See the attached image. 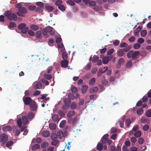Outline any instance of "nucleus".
I'll use <instances>...</instances> for the list:
<instances>
[{
    "label": "nucleus",
    "mask_w": 151,
    "mask_h": 151,
    "mask_svg": "<svg viewBox=\"0 0 151 151\" xmlns=\"http://www.w3.org/2000/svg\"><path fill=\"white\" fill-rule=\"evenodd\" d=\"M57 135L58 138L61 139L63 136V133L62 130L58 131L57 132Z\"/></svg>",
    "instance_id": "21"
},
{
    "label": "nucleus",
    "mask_w": 151,
    "mask_h": 151,
    "mask_svg": "<svg viewBox=\"0 0 151 151\" xmlns=\"http://www.w3.org/2000/svg\"><path fill=\"white\" fill-rule=\"evenodd\" d=\"M139 129V127L138 125H135L132 129V130L134 132H136L138 131Z\"/></svg>",
    "instance_id": "63"
},
{
    "label": "nucleus",
    "mask_w": 151,
    "mask_h": 151,
    "mask_svg": "<svg viewBox=\"0 0 151 151\" xmlns=\"http://www.w3.org/2000/svg\"><path fill=\"white\" fill-rule=\"evenodd\" d=\"M4 15L9 20L16 21L17 19V15L14 13H12L11 11H6L4 12Z\"/></svg>",
    "instance_id": "3"
},
{
    "label": "nucleus",
    "mask_w": 151,
    "mask_h": 151,
    "mask_svg": "<svg viewBox=\"0 0 151 151\" xmlns=\"http://www.w3.org/2000/svg\"><path fill=\"white\" fill-rule=\"evenodd\" d=\"M103 148V146L102 143H98L97 146V149L99 151H101Z\"/></svg>",
    "instance_id": "32"
},
{
    "label": "nucleus",
    "mask_w": 151,
    "mask_h": 151,
    "mask_svg": "<svg viewBox=\"0 0 151 151\" xmlns=\"http://www.w3.org/2000/svg\"><path fill=\"white\" fill-rule=\"evenodd\" d=\"M130 49V47L129 46L126 47L119 50L117 52V55L119 57H122L124 55L125 52H128Z\"/></svg>",
    "instance_id": "4"
},
{
    "label": "nucleus",
    "mask_w": 151,
    "mask_h": 151,
    "mask_svg": "<svg viewBox=\"0 0 151 151\" xmlns=\"http://www.w3.org/2000/svg\"><path fill=\"white\" fill-rule=\"evenodd\" d=\"M27 116L29 119H32L34 117L35 114L33 112H30L28 113Z\"/></svg>",
    "instance_id": "22"
},
{
    "label": "nucleus",
    "mask_w": 151,
    "mask_h": 151,
    "mask_svg": "<svg viewBox=\"0 0 151 151\" xmlns=\"http://www.w3.org/2000/svg\"><path fill=\"white\" fill-rule=\"evenodd\" d=\"M52 119L53 122H55L59 121L58 116L57 114H54L52 116Z\"/></svg>",
    "instance_id": "20"
},
{
    "label": "nucleus",
    "mask_w": 151,
    "mask_h": 151,
    "mask_svg": "<svg viewBox=\"0 0 151 151\" xmlns=\"http://www.w3.org/2000/svg\"><path fill=\"white\" fill-rule=\"evenodd\" d=\"M132 63L131 60H129L127 61L126 65V67L127 68H129L132 67Z\"/></svg>",
    "instance_id": "44"
},
{
    "label": "nucleus",
    "mask_w": 151,
    "mask_h": 151,
    "mask_svg": "<svg viewBox=\"0 0 151 151\" xmlns=\"http://www.w3.org/2000/svg\"><path fill=\"white\" fill-rule=\"evenodd\" d=\"M147 33V31L146 30H143L141 31L140 35L141 36L144 37L146 35Z\"/></svg>",
    "instance_id": "46"
},
{
    "label": "nucleus",
    "mask_w": 151,
    "mask_h": 151,
    "mask_svg": "<svg viewBox=\"0 0 151 151\" xmlns=\"http://www.w3.org/2000/svg\"><path fill=\"white\" fill-rule=\"evenodd\" d=\"M36 5L42 8L44 6V5L42 2H36Z\"/></svg>",
    "instance_id": "57"
},
{
    "label": "nucleus",
    "mask_w": 151,
    "mask_h": 151,
    "mask_svg": "<svg viewBox=\"0 0 151 151\" xmlns=\"http://www.w3.org/2000/svg\"><path fill=\"white\" fill-rule=\"evenodd\" d=\"M140 45L138 43H136L134 45L133 47L135 49H138L140 47Z\"/></svg>",
    "instance_id": "53"
},
{
    "label": "nucleus",
    "mask_w": 151,
    "mask_h": 151,
    "mask_svg": "<svg viewBox=\"0 0 151 151\" xmlns=\"http://www.w3.org/2000/svg\"><path fill=\"white\" fill-rule=\"evenodd\" d=\"M128 44L125 42H122L121 43L120 45V46L121 47H128Z\"/></svg>",
    "instance_id": "56"
},
{
    "label": "nucleus",
    "mask_w": 151,
    "mask_h": 151,
    "mask_svg": "<svg viewBox=\"0 0 151 151\" xmlns=\"http://www.w3.org/2000/svg\"><path fill=\"white\" fill-rule=\"evenodd\" d=\"M131 123V121L129 119H126L125 121V124L127 127H129Z\"/></svg>",
    "instance_id": "33"
},
{
    "label": "nucleus",
    "mask_w": 151,
    "mask_h": 151,
    "mask_svg": "<svg viewBox=\"0 0 151 151\" xmlns=\"http://www.w3.org/2000/svg\"><path fill=\"white\" fill-rule=\"evenodd\" d=\"M42 86V83L40 81H36L33 83V88L35 90L41 88Z\"/></svg>",
    "instance_id": "7"
},
{
    "label": "nucleus",
    "mask_w": 151,
    "mask_h": 151,
    "mask_svg": "<svg viewBox=\"0 0 151 151\" xmlns=\"http://www.w3.org/2000/svg\"><path fill=\"white\" fill-rule=\"evenodd\" d=\"M71 90L72 92L76 94H77L78 92L77 88L74 86L72 87Z\"/></svg>",
    "instance_id": "25"
},
{
    "label": "nucleus",
    "mask_w": 151,
    "mask_h": 151,
    "mask_svg": "<svg viewBox=\"0 0 151 151\" xmlns=\"http://www.w3.org/2000/svg\"><path fill=\"white\" fill-rule=\"evenodd\" d=\"M96 2L93 1H89V4L91 6H93L96 5Z\"/></svg>",
    "instance_id": "59"
},
{
    "label": "nucleus",
    "mask_w": 151,
    "mask_h": 151,
    "mask_svg": "<svg viewBox=\"0 0 151 151\" xmlns=\"http://www.w3.org/2000/svg\"><path fill=\"white\" fill-rule=\"evenodd\" d=\"M42 135L44 137H47L50 135V133L48 131L45 130L42 132Z\"/></svg>",
    "instance_id": "19"
},
{
    "label": "nucleus",
    "mask_w": 151,
    "mask_h": 151,
    "mask_svg": "<svg viewBox=\"0 0 151 151\" xmlns=\"http://www.w3.org/2000/svg\"><path fill=\"white\" fill-rule=\"evenodd\" d=\"M46 9L49 12H51L54 9L53 6H47L45 7Z\"/></svg>",
    "instance_id": "27"
},
{
    "label": "nucleus",
    "mask_w": 151,
    "mask_h": 151,
    "mask_svg": "<svg viewBox=\"0 0 151 151\" xmlns=\"http://www.w3.org/2000/svg\"><path fill=\"white\" fill-rule=\"evenodd\" d=\"M58 8L62 11H64L65 10V7L63 5H61L58 6Z\"/></svg>",
    "instance_id": "55"
},
{
    "label": "nucleus",
    "mask_w": 151,
    "mask_h": 151,
    "mask_svg": "<svg viewBox=\"0 0 151 151\" xmlns=\"http://www.w3.org/2000/svg\"><path fill=\"white\" fill-rule=\"evenodd\" d=\"M99 59V57L98 56L94 55L93 57V58L92 60V62L93 63H95L98 61Z\"/></svg>",
    "instance_id": "42"
},
{
    "label": "nucleus",
    "mask_w": 151,
    "mask_h": 151,
    "mask_svg": "<svg viewBox=\"0 0 151 151\" xmlns=\"http://www.w3.org/2000/svg\"><path fill=\"white\" fill-rule=\"evenodd\" d=\"M134 135L135 137L137 138H139L141 136V132L140 130H138L137 131L135 132Z\"/></svg>",
    "instance_id": "17"
},
{
    "label": "nucleus",
    "mask_w": 151,
    "mask_h": 151,
    "mask_svg": "<svg viewBox=\"0 0 151 151\" xmlns=\"http://www.w3.org/2000/svg\"><path fill=\"white\" fill-rule=\"evenodd\" d=\"M134 51L133 50H130L127 53V58H132L133 55V54Z\"/></svg>",
    "instance_id": "31"
},
{
    "label": "nucleus",
    "mask_w": 151,
    "mask_h": 151,
    "mask_svg": "<svg viewBox=\"0 0 151 151\" xmlns=\"http://www.w3.org/2000/svg\"><path fill=\"white\" fill-rule=\"evenodd\" d=\"M98 90V88L96 87H94L90 89L89 92L90 93H93L97 92Z\"/></svg>",
    "instance_id": "18"
},
{
    "label": "nucleus",
    "mask_w": 151,
    "mask_h": 151,
    "mask_svg": "<svg viewBox=\"0 0 151 151\" xmlns=\"http://www.w3.org/2000/svg\"><path fill=\"white\" fill-rule=\"evenodd\" d=\"M22 121L20 118H19L17 120V125L19 128H20L22 125Z\"/></svg>",
    "instance_id": "38"
},
{
    "label": "nucleus",
    "mask_w": 151,
    "mask_h": 151,
    "mask_svg": "<svg viewBox=\"0 0 151 151\" xmlns=\"http://www.w3.org/2000/svg\"><path fill=\"white\" fill-rule=\"evenodd\" d=\"M23 100L25 105H29L32 110L35 111L37 109V104L35 101L32 100L30 97H23Z\"/></svg>",
    "instance_id": "1"
},
{
    "label": "nucleus",
    "mask_w": 151,
    "mask_h": 151,
    "mask_svg": "<svg viewBox=\"0 0 151 151\" xmlns=\"http://www.w3.org/2000/svg\"><path fill=\"white\" fill-rule=\"evenodd\" d=\"M19 12L22 13L23 14H25L27 12L26 9L24 7H22L19 9H18Z\"/></svg>",
    "instance_id": "23"
},
{
    "label": "nucleus",
    "mask_w": 151,
    "mask_h": 151,
    "mask_svg": "<svg viewBox=\"0 0 151 151\" xmlns=\"http://www.w3.org/2000/svg\"><path fill=\"white\" fill-rule=\"evenodd\" d=\"M12 127L10 125H8L2 128V130L4 132L9 131L12 130Z\"/></svg>",
    "instance_id": "14"
},
{
    "label": "nucleus",
    "mask_w": 151,
    "mask_h": 151,
    "mask_svg": "<svg viewBox=\"0 0 151 151\" xmlns=\"http://www.w3.org/2000/svg\"><path fill=\"white\" fill-rule=\"evenodd\" d=\"M113 58L112 55H110L109 56L104 57L102 58V62L103 64H107L109 61V59H111Z\"/></svg>",
    "instance_id": "8"
},
{
    "label": "nucleus",
    "mask_w": 151,
    "mask_h": 151,
    "mask_svg": "<svg viewBox=\"0 0 151 151\" xmlns=\"http://www.w3.org/2000/svg\"><path fill=\"white\" fill-rule=\"evenodd\" d=\"M16 27V24L14 22H11L10 23L9 27V28H14Z\"/></svg>",
    "instance_id": "60"
},
{
    "label": "nucleus",
    "mask_w": 151,
    "mask_h": 151,
    "mask_svg": "<svg viewBox=\"0 0 151 151\" xmlns=\"http://www.w3.org/2000/svg\"><path fill=\"white\" fill-rule=\"evenodd\" d=\"M30 28L31 29L35 31L38 30L39 29V26L35 24H31L30 26Z\"/></svg>",
    "instance_id": "16"
},
{
    "label": "nucleus",
    "mask_w": 151,
    "mask_h": 151,
    "mask_svg": "<svg viewBox=\"0 0 151 151\" xmlns=\"http://www.w3.org/2000/svg\"><path fill=\"white\" fill-rule=\"evenodd\" d=\"M42 35V32L41 31H37L35 34V36L37 38H39Z\"/></svg>",
    "instance_id": "39"
},
{
    "label": "nucleus",
    "mask_w": 151,
    "mask_h": 151,
    "mask_svg": "<svg viewBox=\"0 0 151 151\" xmlns=\"http://www.w3.org/2000/svg\"><path fill=\"white\" fill-rule=\"evenodd\" d=\"M49 127L51 129L55 130L56 129L55 124H51L49 125Z\"/></svg>",
    "instance_id": "49"
},
{
    "label": "nucleus",
    "mask_w": 151,
    "mask_h": 151,
    "mask_svg": "<svg viewBox=\"0 0 151 151\" xmlns=\"http://www.w3.org/2000/svg\"><path fill=\"white\" fill-rule=\"evenodd\" d=\"M96 82V79L95 78H92L89 82V84L90 85H93Z\"/></svg>",
    "instance_id": "40"
},
{
    "label": "nucleus",
    "mask_w": 151,
    "mask_h": 151,
    "mask_svg": "<svg viewBox=\"0 0 151 151\" xmlns=\"http://www.w3.org/2000/svg\"><path fill=\"white\" fill-rule=\"evenodd\" d=\"M77 106L76 103L75 102H73L71 104L70 108L71 109L73 110L76 109Z\"/></svg>",
    "instance_id": "30"
},
{
    "label": "nucleus",
    "mask_w": 151,
    "mask_h": 151,
    "mask_svg": "<svg viewBox=\"0 0 151 151\" xmlns=\"http://www.w3.org/2000/svg\"><path fill=\"white\" fill-rule=\"evenodd\" d=\"M22 123L24 124H26L28 122L29 120L26 116H23L22 117Z\"/></svg>",
    "instance_id": "13"
},
{
    "label": "nucleus",
    "mask_w": 151,
    "mask_h": 151,
    "mask_svg": "<svg viewBox=\"0 0 151 151\" xmlns=\"http://www.w3.org/2000/svg\"><path fill=\"white\" fill-rule=\"evenodd\" d=\"M57 137V135L55 133H52L51 136V138L52 140H55L56 139Z\"/></svg>",
    "instance_id": "43"
},
{
    "label": "nucleus",
    "mask_w": 151,
    "mask_h": 151,
    "mask_svg": "<svg viewBox=\"0 0 151 151\" xmlns=\"http://www.w3.org/2000/svg\"><path fill=\"white\" fill-rule=\"evenodd\" d=\"M144 142V140L143 138L142 137L139 138L138 140V142L139 144L142 145L143 143Z\"/></svg>",
    "instance_id": "50"
},
{
    "label": "nucleus",
    "mask_w": 151,
    "mask_h": 151,
    "mask_svg": "<svg viewBox=\"0 0 151 151\" xmlns=\"http://www.w3.org/2000/svg\"><path fill=\"white\" fill-rule=\"evenodd\" d=\"M48 143L47 142H42L41 145V147L42 148H44L48 146Z\"/></svg>",
    "instance_id": "34"
},
{
    "label": "nucleus",
    "mask_w": 151,
    "mask_h": 151,
    "mask_svg": "<svg viewBox=\"0 0 151 151\" xmlns=\"http://www.w3.org/2000/svg\"><path fill=\"white\" fill-rule=\"evenodd\" d=\"M44 77L45 78L48 80H50L52 78V76L50 74H45L44 75Z\"/></svg>",
    "instance_id": "47"
},
{
    "label": "nucleus",
    "mask_w": 151,
    "mask_h": 151,
    "mask_svg": "<svg viewBox=\"0 0 151 151\" xmlns=\"http://www.w3.org/2000/svg\"><path fill=\"white\" fill-rule=\"evenodd\" d=\"M137 42L140 44H142L144 42V40L142 38H139L137 40Z\"/></svg>",
    "instance_id": "64"
},
{
    "label": "nucleus",
    "mask_w": 151,
    "mask_h": 151,
    "mask_svg": "<svg viewBox=\"0 0 151 151\" xmlns=\"http://www.w3.org/2000/svg\"><path fill=\"white\" fill-rule=\"evenodd\" d=\"M124 60L123 58H121L119 60L118 64L120 65L123 64L124 62Z\"/></svg>",
    "instance_id": "58"
},
{
    "label": "nucleus",
    "mask_w": 151,
    "mask_h": 151,
    "mask_svg": "<svg viewBox=\"0 0 151 151\" xmlns=\"http://www.w3.org/2000/svg\"><path fill=\"white\" fill-rule=\"evenodd\" d=\"M143 112V109L142 108H141L138 109L137 111V113L138 115H141Z\"/></svg>",
    "instance_id": "37"
},
{
    "label": "nucleus",
    "mask_w": 151,
    "mask_h": 151,
    "mask_svg": "<svg viewBox=\"0 0 151 151\" xmlns=\"http://www.w3.org/2000/svg\"><path fill=\"white\" fill-rule=\"evenodd\" d=\"M42 139L40 137L34 138L32 140V143H37L38 144H40L42 142Z\"/></svg>",
    "instance_id": "9"
},
{
    "label": "nucleus",
    "mask_w": 151,
    "mask_h": 151,
    "mask_svg": "<svg viewBox=\"0 0 151 151\" xmlns=\"http://www.w3.org/2000/svg\"><path fill=\"white\" fill-rule=\"evenodd\" d=\"M63 101L65 105L67 107H69L71 103V101L70 99L68 98H66L64 99Z\"/></svg>",
    "instance_id": "10"
},
{
    "label": "nucleus",
    "mask_w": 151,
    "mask_h": 151,
    "mask_svg": "<svg viewBox=\"0 0 151 151\" xmlns=\"http://www.w3.org/2000/svg\"><path fill=\"white\" fill-rule=\"evenodd\" d=\"M66 122V121L65 120H63L62 121L60 124V127H63L65 124Z\"/></svg>",
    "instance_id": "52"
},
{
    "label": "nucleus",
    "mask_w": 151,
    "mask_h": 151,
    "mask_svg": "<svg viewBox=\"0 0 151 151\" xmlns=\"http://www.w3.org/2000/svg\"><path fill=\"white\" fill-rule=\"evenodd\" d=\"M88 86L87 85H84L81 88L82 93L83 94L85 93L88 89Z\"/></svg>",
    "instance_id": "24"
},
{
    "label": "nucleus",
    "mask_w": 151,
    "mask_h": 151,
    "mask_svg": "<svg viewBox=\"0 0 151 151\" xmlns=\"http://www.w3.org/2000/svg\"><path fill=\"white\" fill-rule=\"evenodd\" d=\"M139 54L140 53L139 51H136L134 52L132 60H135L137 59Z\"/></svg>",
    "instance_id": "12"
},
{
    "label": "nucleus",
    "mask_w": 151,
    "mask_h": 151,
    "mask_svg": "<svg viewBox=\"0 0 151 151\" xmlns=\"http://www.w3.org/2000/svg\"><path fill=\"white\" fill-rule=\"evenodd\" d=\"M41 81L43 83L45 84L46 85H48L49 84V82L45 79H42Z\"/></svg>",
    "instance_id": "61"
},
{
    "label": "nucleus",
    "mask_w": 151,
    "mask_h": 151,
    "mask_svg": "<svg viewBox=\"0 0 151 151\" xmlns=\"http://www.w3.org/2000/svg\"><path fill=\"white\" fill-rule=\"evenodd\" d=\"M18 28L19 29L21 30V32L23 34H26L29 28L26 27V24L24 23L19 24L18 26Z\"/></svg>",
    "instance_id": "5"
},
{
    "label": "nucleus",
    "mask_w": 151,
    "mask_h": 151,
    "mask_svg": "<svg viewBox=\"0 0 151 151\" xmlns=\"http://www.w3.org/2000/svg\"><path fill=\"white\" fill-rule=\"evenodd\" d=\"M68 97L69 99L73 100L75 98L74 95L71 93H69L68 95Z\"/></svg>",
    "instance_id": "45"
},
{
    "label": "nucleus",
    "mask_w": 151,
    "mask_h": 151,
    "mask_svg": "<svg viewBox=\"0 0 151 151\" xmlns=\"http://www.w3.org/2000/svg\"><path fill=\"white\" fill-rule=\"evenodd\" d=\"M125 119V117L124 116H123L122 118V120L121 121H119V122L120 126L121 127H123L124 125V122Z\"/></svg>",
    "instance_id": "29"
},
{
    "label": "nucleus",
    "mask_w": 151,
    "mask_h": 151,
    "mask_svg": "<svg viewBox=\"0 0 151 151\" xmlns=\"http://www.w3.org/2000/svg\"><path fill=\"white\" fill-rule=\"evenodd\" d=\"M53 30V28L50 26L46 27L42 29V34L45 37H49V35L47 34L48 33L52 35L55 34Z\"/></svg>",
    "instance_id": "2"
},
{
    "label": "nucleus",
    "mask_w": 151,
    "mask_h": 151,
    "mask_svg": "<svg viewBox=\"0 0 151 151\" xmlns=\"http://www.w3.org/2000/svg\"><path fill=\"white\" fill-rule=\"evenodd\" d=\"M148 120L147 118L145 117H142L140 120L141 123L142 124H145L147 122Z\"/></svg>",
    "instance_id": "28"
},
{
    "label": "nucleus",
    "mask_w": 151,
    "mask_h": 151,
    "mask_svg": "<svg viewBox=\"0 0 151 151\" xmlns=\"http://www.w3.org/2000/svg\"><path fill=\"white\" fill-rule=\"evenodd\" d=\"M13 142L12 141H8L6 143V146L10 149H11L10 147L13 145Z\"/></svg>",
    "instance_id": "35"
},
{
    "label": "nucleus",
    "mask_w": 151,
    "mask_h": 151,
    "mask_svg": "<svg viewBox=\"0 0 151 151\" xmlns=\"http://www.w3.org/2000/svg\"><path fill=\"white\" fill-rule=\"evenodd\" d=\"M58 114L61 116H63L65 115L64 113L61 110H59L58 112Z\"/></svg>",
    "instance_id": "51"
},
{
    "label": "nucleus",
    "mask_w": 151,
    "mask_h": 151,
    "mask_svg": "<svg viewBox=\"0 0 151 151\" xmlns=\"http://www.w3.org/2000/svg\"><path fill=\"white\" fill-rule=\"evenodd\" d=\"M63 1L61 0H57L55 3V4L56 5L59 6L61 5V4L63 3Z\"/></svg>",
    "instance_id": "48"
},
{
    "label": "nucleus",
    "mask_w": 151,
    "mask_h": 151,
    "mask_svg": "<svg viewBox=\"0 0 151 151\" xmlns=\"http://www.w3.org/2000/svg\"><path fill=\"white\" fill-rule=\"evenodd\" d=\"M8 139V137L5 134H2L0 136V142L5 144Z\"/></svg>",
    "instance_id": "6"
},
{
    "label": "nucleus",
    "mask_w": 151,
    "mask_h": 151,
    "mask_svg": "<svg viewBox=\"0 0 151 151\" xmlns=\"http://www.w3.org/2000/svg\"><path fill=\"white\" fill-rule=\"evenodd\" d=\"M75 114V112L74 111H70L67 114V116L68 117H71Z\"/></svg>",
    "instance_id": "26"
},
{
    "label": "nucleus",
    "mask_w": 151,
    "mask_h": 151,
    "mask_svg": "<svg viewBox=\"0 0 151 151\" xmlns=\"http://www.w3.org/2000/svg\"><path fill=\"white\" fill-rule=\"evenodd\" d=\"M68 61L67 60H63L61 62V65L62 68H66L68 67Z\"/></svg>",
    "instance_id": "11"
},
{
    "label": "nucleus",
    "mask_w": 151,
    "mask_h": 151,
    "mask_svg": "<svg viewBox=\"0 0 151 151\" xmlns=\"http://www.w3.org/2000/svg\"><path fill=\"white\" fill-rule=\"evenodd\" d=\"M40 148V146L39 145L35 144L32 147V151H35L37 149H39Z\"/></svg>",
    "instance_id": "15"
},
{
    "label": "nucleus",
    "mask_w": 151,
    "mask_h": 151,
    "mask_svg": "<svg viewBox=\"0 0 151 151\" xmlns=\"http://www.w3.org/2000/svg\"><path fill=\"white\" fill-rule=\"evenodd\" d=\"M149 128V126L148 124L144 125L143 127V129L144 131H147Z\"/></svg>",
    "instance_id": "62"
},
{
    "label": "nucleus",
    "mask_w": 151,
    "mask_h": 151,
    "mask_svg": "<svg viewBox=\"0 0 151 151\" xmlns=\"http://www.w3.org/2000/svg\"><path fill=\"white\" fill-rule=\"evenodd\" d=\"M145 115L148 117L151 116V110H148L145 112Z\"/></svg>",
    "instance_id": "41"
},
{
    "label": "nucleus",
    "mask_w": 151,
    "mask_h": 151,
    "mask_svg": "<svg viewBox=\"0 0 151 151\" xmlns=\"http://www.w3.org/2000/svg\"><path fill=\"white\" fill-rule=\"evenodd\" d=\"M62 57L64 60H66L68 58V55L65 52H63L62 53Z\"/></svg>",
    "instance_id": "54"
},
{
    "label": "nucleus",
    "mask_w": 151,
    "mask_h": 151,
    "mask_svg": "<svg viewBox=\"0 0 151 151\" xmlns=\"http://www.w3.org/2000/svg\"><path fill=\"white\" fill-rule=\"evenodd\" d=\"M97 95L95 94L91 95L89 96L90 99L94 101L97 98Z\"/></svg>",
    "instance_id": "36"
}]
</instances>
